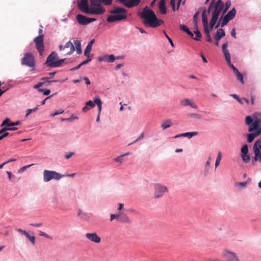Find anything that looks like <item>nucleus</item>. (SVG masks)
Here are the masks:
<instances>
[{"label":"nucleus","mask_w":261,"mask_h":261,"mask_svg":"<svg viewBox=\"0 0 261 261\" xmlns=\"http://www.w3.org/2000/svg\"><path fill=\"white\" fill-rule=\"evenodd\" d=\"M39 234L40 236H43V237H45L47 239L52 240V238L51 237H50L49 235H48L47 234L45 233V232H44L42 231H40L39 232Z\"/></svg>","instance_id":"nucleus-50"},{"label":"nucleus","mask_w":261,"mask_h":261,"mask_svg":"<svg viewBox=\"0 0 261 261\" xmlns=\"http://www.w3.org/2000/svg\"><path fill=\"white\" fill-rule=\"evenodd\" d=\"M241 156H242V158L243 161L245 163H248L250 161V156L248 154H242Z\"/></svg>","instance_id":"nucleus-39"},{"label":"nucleus","mask_w":261,"mask_h":261,"mask_svg":"<svg viewBox=\"0 0 261 261\" xmlns=\"http://www.w3.org/2000/svg\"><path fill=\"white\" fill-rule=\"evenodd\" d=\"M259 146H261V139H257L253 146V151L254 154V158L252 161L253 165H255V162L258 161L261 163V153Z\"/></svg>","instance_id":"nucleus-8"},{"label":"nucleus","mask_w":261,"mask_h":261,"mask_svg":"<svg viewBox=\"0 0 261 261\" xmlns=\"http://www.w3.org/2000/svg\"><path fill=\"white\" fill-rule=\"evenodd\" d=\"M205 13L206 10H204L202 14V21L204 29H208L207 17V16L206 15Z\"/></svg>","instance_id":"nucleus-23"},{"label":"nucleus","mask_w":261,"mask_h":261,"mask_svg":"<svg viewBox=\"0 0 261 261\" xmlns=\"http://www.w3.org/2000/svg\"><path fill=\"white\" fill-rule=\"evenodd\" d=\"M235 75H236L238 80L240 82V83L242 84H244V78H243V75L239 71V70L238 71H237L236 73H234Z\"/></svg>","instance_id":"nucleus-34"},{"label":"nucleus","mask_w":261,"mask_h":261,"mask_svg":"<svg viewBox=\"0 0 261 261\" xmlns=\"http://www.w3.org/2000/svg\"><path fill=\"white\" fill-rule=\"evenodd\" d=\"M221 256L227 261H239V257L237 254L228 249H224Z\"/></svg>","instance_id":"nucleus-9"},{"label":"nucleus","mask_w":261,"mask_h":261,"mask_svg":"<svg viewBox=\"0 0 261 261\" xmlns=\"http://www.w3.org/2000/svg\"><path fill=\"white\" fill-rule=\"evenodd\" d=\"M141 17L145 20L144 24L151 28L158 27L164 22L162 20L158 19L153 11L149 9H144Z\"/></svg>","instance_id":"nucleus-2"},{"label":"nucleus","mask_w":261,"mask_h":261,"mask_svg":"<svg viewBox=\"0 0 261 261\" xmlns=\"http://www.w3.org/2000/svg\"><path fill=\"white\" fill-rule=\"evenodd\" d=\"M76 19L78 23L81 25H87L90 22L96 20L94 18H88L86 16L79 14L76 16Z\"/></svg>","instance_id":"nucleus-11"},{"label":"nucleus","mask_w":261,"mask_h":261,"mask_svg":"<svg viewBox=\"0 0 261 261\" xmlns=\"http://www.w3.org/2000/svg\"><path fill=\"white\" fill-rule=\"evenodd\" d=\"M242 154H248V149L247 145H244L241 148Z\"/></svg>","instance_id":"nucleus-43"},{"label":"nucleus","mask_w":261,"mask_h":261,"mask_svg":"<svg viewBox=\"0 0 261 261\" xmlns=\"http://www.w3.org/2000/svg\"><path fill=\"white\" fill-rule=\"evenodd\" d=\"M44 84H45V82H40L34 86V88L38 89V88H40L41 86H42Z\"/></svg>","instance_id":"nucleus-58"},{"label":"nucleus","mask_w":261,"mask_h":261,"mask_svg":"<svg viewBox=\"0 0 261 261\" xmlns=\"http://www.w3.org/2000/svg\"><path fill=\"white\" fill-rule=\"evenodd\" d=\"M75 154V153L74 152H69L68 154H66L65 155V158L66 159H70L72 155H73L74 154Z\"/></svg>","instance_id":"nucleus-62"},{"label":"nucleus","mask_w":261,"mask_h":261,"mask_svg":"<svg viewBox=\"0 0 261 261\" xmlns=\"http://www.w3.org/2000/svg\"><path fill=\"white\" fill-rule=\"evenodd\" d=\"M58 59V55L57 53L55 51H53L47 58L45 64L47 66L50 67V63L56 62Z\"/></svg>","instance_id":"nucleus-14"},{"label":"nucleus","mask_w":261,"mask_h":261,"mask_svg":"<svg viewBox=\"0 0 261 261\" xmlns=\"http://www.w3.org/2000/svg\"><path fill=\"white\" fill-rule=\"evenodd\" d=\"M94 102L98 106V114H100L102 105L100 99L98 97H95L94 99Z\"/></svg>","instance_id":"nucleus-28"},{"label":"nucleus","mask_w":261,"mask_h":261,"mask_svg":"<svg viewBox=\"0 0 261 261\" xmlns=\"http://www.w3.org/2000/svg\"><path fill=\"white\" fill-rule=\"evenodd\" d=\"M65 59L57 60L56 62L50 63V67H58L62 65L65 61Z\"/></svg>","instance_id":"nucleus-29"},{"label":"nucleus","mask_w":261,"mask_h":261,"mask_svg":"<svg viewBox=\"0 0 261 261\" xmlns=\"http://www.w3.org/2000/svg\"><path fill=\"white\" fill-rule=\"evenodd\" d=\"M120 214H112L110 216V221H113L114 219H119Z\"/></svg>","instance_id":"nucleus-56"},{"label":"nucleus","mask_w":261,"mask_h":261,"mask_svg":"<svg viewBox=\"0 0 261 261\" xmlns=\"http://www.w3.org/2000/svg\"><path fill=\"white\" fill-rule=\"evenodd\" d=\"M226 62L230 61V55L228 50L223 51Z\"/></svg>","instance_id":"nucleus-37"},{"label":"nucleus","mask_w":261,"mask_h":261,"mask_svg":"<svg viewBox=\"0 0 261 261\" xmlns=\"http://www.w3.org/2000/svg\"><path fill=\"white\" fill-rule=\"evenodd\" d=\"M211 160V158L210 156H209L208 158L207 161L205 163V166L206 168H208L209 167L210 165Z\"/></svg>","instance_id":"nucleus-64"},{"label":"nucleus","mask_w":261,"mask_h":261,"mask_svg":"<svg viewBox=\"0 0 261 261\" xmlns=\"http://www.w3.org/2000/svg\"><path fill=\"white\" fill-rule=\"evenodd\" d=\"M224 3L221 0H218V2L215 6V9L212 11V17L210 22V32L213 30V28L216 24L221 12L223 10Z\"/></svg>","instance_id":"nucleus-5"},{"label":"nucleus","mask_w":261,"mask_h":261,"mask_svg":"<svg viewBox=\"0 0 261 261\" xmlns=\"http://www.w3.org/2000/svg\"><path fill=\"white\" fill-rule=\"evenodd\" d=\"M16 230L18 232L21 233V234H23L24 236H25L27 234V233H28L25 230H23L22 229H20V228L17 229Z\"/></svg>","instance_id":"nucleus-63"},{"label":"nucleus","mask_w":261,"mask_h":261,"mask_svg":"<svg viewBox=\"0 0 261 261\" xmlns=\"http://www.w3.org/2000/svg\"><path fill=\"white\" fill-rule=\"evenodd\" d=\"M160 12L162 14H165L167 12L166 8L165 7V0H161L159 5Z\"/></svg>","instance_id":"nucleus-24"},{"label":"nucleus","mask_w":261,"mask_h":261,"mask_svg":"<svg viewBox=\"0 0 261 261\" xmlns=\"http://www.w3.org/2000/svg\"><path fill=\"white\" fill-rule=\"evenodd\" d=\"M168 191V188L162 185L156 184L154 185V196L155 198L161 197Z\"/></svg>","instance_id":"nucleus-10"},{"label":"nucleus","mask_w":261,"mask_h":261,"mask_svg":"<svg viewBox=\"0 0 261 261\" xmlns=\"http://www.w3.org/2000/svg\"><path fill=\"white\" fill-rule=\"evenodd\" d=\"M198 133L197 132H188L182 134V136L184 137H188L189 138H191L193 136L198 135Z\"/></svg>","instance_id":"nucleus-33"},{"label":"nucleus","mask_w":261,"mask_h":261,"mask_svg":"<svg viewBox=\"0 0 261 261\" xmlns=\"http://www.w3.org/2000/svg\"><path fill=\"white\" fill-rule=\"evenodd\" d=\"M229 67L233 70L234 73H236L238 70L231 63V61L226 62Z\"/></svg>","instance_id":"nucleus-46"},{"label":"nucleus","mask_w":261,"mask_h":261,"mask_svg":"<svg viewBox=\"0 0 261 261\" xmlns=\"http://www.w3.org/2000/svg\"><path fill=\"white\" fill-rule=\"evenodd\" d=\"M172 125V123L171 120L168 119L162 123L161 127L163 128V129H166L170 127Z\"/></svg>","instance_id":"nucleus-27"},{"label":"nucleus","mask_w":261,"mask_h":261,"mask_svg":"<svg viewBox=\"0 0 261 261\" xmlns=\"http://www.w3.org/2000/svg\"><path fill=\"white\" fill-rule=\"evenodd\" d=\"M90 5L88 0H80L77 2L79 9L86 14L100 15L103 14L106 10L101 5H110L112 0H89Z\"/></svg>","instance_id":"nucleus-1"},{"label":"nucleus","mask_w":261,"mask_h":261,"mask_svg":"<svg viewBox=\"0 0 261 261\" xmlns=\"http://www.w3.org/2000/svg\"><path fill=\"white\" fill-rule=\"evenodd\" d=\"M74 44L75 45V49L77 52V54H81L82 52L81 49V41L75 39L74 40Z\"/></svg>","instance_id":"nucleus-26"},{"label":"nucleus","mask_w":261,"mask_h":261,"mask_svg":"<svg viewBox=\"0 0 261 261\" xmlns=\"http://www.w3.org/2000/svg\"><path fill=\"white\" fill-rule=\"evenodd\" d=\"M86 238L95 243H99L101 242V238L96 232L87 233L85 234Z\"/></svg>","instance_id":"nucleus-13"},{"label":"nucleus","mask_w":261,"mask_h":261,"mask_svg":"<svg viewBox=\"0 0 261 261\" xmlns=\"http://www.w3.org/2000/svg\"><path fill=\"white\" fill-rule=\"evenodd\" d=\"M179 28L181 30L186 33L189 31V29L184 24H180Z\"/></svg>","instance_id":"nucleus-52"},{"label":"nucleus","mask_w":261,"mask_h":261,"mask_svg":"<svg viewBox=\"0 0 261 261\" xmlns=\"http://www.w3.org/2000/svg\"><path fill=\"white\" fill-rule=\"evenodd\" d=\"M110 12L114 15H109L107 19L109 22H113L126 19L127 11L123 8L115 7L111 10Z\"/></svg>","instance_id":"nucleus-4"},{"label":"nucleus","mask_w":261,"mask_h":261,"mask_svg":"<svg viewBox=\"0 0 261 261\" xmlns=\"http://www.w3.org/2000/svg\"><path fill=\"white\" fill-rule=\"evenodd\" d=\"M254 132L248 134L247 135V141L249 143L252 142L254 138L259 136L261 133L260 129H254Z\"/></svg>","instance_id":"nucleus-18"},{"label":"nucleus","mask_w":261,"mask_h":261,"mask_svg":"<svg viewBox=\"0 0 261 261\" xmlns=\"http://www.w3.org/2000/svg\"><path fill=\"white\" fill-rule=\"evenodd\" d=\"M245 123L249 125L248 127L249 132H252L254 129H260L261 130V113L255 112L252 116H246Z\"/></svg>","instance_id":"nucleus-3"},{"label":"nucleus","mask_w":261,"mask_h":261,"mask_svg":"<svg viewBox=\"0 0 261 261\" xmlns=\"http://www.w3.org/2000/svg\"><path fill=\"white\" fill-rule=\"evenodd\" d=\"M34 41L35 43V46L38 50L40 56L43 55L44 51V38H40V37H36L34 38Z\"/></svg>","instance_id":"nucleus-12"},{"label":"nucleus","mask_w":261,"mask_h":261,"mask_svg":"<svg viewBox=\"0 0 261 261\" xmlns=\"http://www.w3.org/2000/svg\"><path fill=\"white\" fill-rule=\"evenodd\" d=\"M21 64L31 68V70L35 69V61L34 57L31 53H26L21 60Z\"/></svg>","instance_id":"nucleus-6"},{"label":"nucleus","mask_w":261,"mask_h":261,"mask_svg":"<svg viewBox=\"0 0 261 261\" xmlns=\"http://www.w3.org/2000/svg\"><path fill=\"white\" fill-rule=\"evenodd\" d=\"M63 175L54 171L45 170L43 171V180L44 182H48L51 179H60Z\"/></svg>","instance_id":"nucleus-7"},{"label":"nucleus","mask_w":261,"mask_h":261,"mask_svg":"<svg viewBox=\"0 0 261 261\" xmlns=\"http://www.w3.org/2000/svg\"><path fill=\"white\" fill-rule=\"evenodd\" d=\"M222 154L221 151H219L218 153V155L215 162V167L216 168L219 165L220 161L221 160Z\"/></svg>","instance_id":"nucleus-36"},{"label":"nucleus","mask_w":261,"mask_h":261,"mask_svg":"<svg viewBox=\"0 0 261 261\" xmlns=\"http://www.w3.org/2000/svg\"><path fill=\"white\" fill-rule=\"evenodd\" d=\"M124 156V155H121L119 156H118L117 158L114 159V161L116 162L121 164L123 162L124 160L123 159V156Z\"/></svg>","instance_id":"nucleus-44"},{"label":"nucleus","mask_w":261,"mask_h":261,"mask_svg":"<svg viewBox=\"0 0 261 261\" xmlns=\"http://www.w3.org/2000/svg\"><path fill=\"white\" fill-rule=\"evenodd\" d=\"M21 124V122L19 120H18V121H16V122H11L9 125L11 126H15V125H20Z\"/></svg>","instance_id":"nucleus-60"},{"label":"nucleus","mask_w":261,"mask_h":261,"mask_svg":"<svg viewBox=\"0 0 261 261\" xmlns=\"http://www.w3.org/2000/svg\"><path fill=\"white\" fill-rule=\"evenodd\" d=\"M188 116L190 118H194L197 119H200L201 116L199 114H195V113H190L188 114Z\"/></svg>","instance_id":"nucleus-48"},{"label":"nucleus","mask_w":261,"mask_h":261,"mask_svg":"<svg viewBox=\"0 0 261 261\" xmlns=\"http://www.w3.org/2000/svg\"><path fill=\"white\" fill-rule=\"evenodd\" d=\"M33 244L35 243V238L34 236H30L28 233L25 236Z\"/></svg>","instance_id":"nucleus-42"},{"label":"nucleus","mask_w":261,"mask_h":261,"mask_svg":"<svg viewBox=\"0 0 261 261\" xmlns=\"http://www.w3.org/2000/svg\"><path fill=\"white\" fill-rule=\"evenodd\" d=\"M231 96H232L234 99H236L241 104H243V100H244L247 103H248V102H249V101H248V100L247 99L245 98H244L243 99H240L239 97V96L235 94H231Z\"/></svg>","instance_id":"nucleus-30"},{"label":"nucleus","mask_w":261,"mask_h":261,"mask_svg":"<svg viewBox=\"0 0 261 261\" xmlns=\"http://www.w3.org/2000/svg\"><path fill=\"white\" fill-rule=\"evenodd\" d=\"M175 3L176 0H171L170 5L172 7V10L174 11H175Z\"/></svg>","instance_id":"nucleus-61"},{"label":"nucleus","mask_w":261,"mask_h":261,"mask_svg":"<svg viewBox=\"0 0 261 261\" xmlns=\"http://www.w3.org/2000/svg\"><path fill=\"white\" fill-rule=\"evenodd\" d=\"M94 41V39H92L87 44L84 50V55L85 56H90V53L91 51L92 45L93 44Z\"/></svg>","instance_id":"nucleus-21"},{"label":"nucleus","mask_w":261,"mask_h":261,"mask_svg":"<svg viewBox=\"0 0 261 261\" xmlns=\"http://www.w3.org/2000/svg\"><path fill=\"white\" fill-rule=\"evenodd\" d=\"M180 105L186 107L190 106L192 108L197 109V106L193 102L192 100H189L188 98H184L180 101Z\"/></svg>","instance_id":"nucleus-15"},{"label":"nucleus","mask_w":261,"mask_h":261,"mask_svg":"<svg viewBox=\"0 0 261 261\" xmlns=\"http://www.w3.org/2000/svg\"><path fill=\"white\" fill-rule=\"evenodd\" d=\"M236 11L234 8H233L231 10L229 11L227 14L226 15V16L230 19V20L232 19L236 14Z\"/></svg>","instance_id":"nucleus-32"},{"label":"nucleus","mask_w":261,"mask_h":261,"mask_svg":"<svg viewBox=\"0 0 261 261\" xmlns=\"http://www.w3.org/2000/svg\"><path fill=\"white\" fill-rule=\"evenodd\" d=\"M38 110V108L36 107L34 109H29L26 111L25 117H27L32 112H36Z\"/></svg>","instance_id":"nucleus-41"},{"label":"nucleus","mask_w":261,"mask_h":261,"mask_svg":"<svg viewBox=\"0 0 261 261\" xmlns=\"http://www.w3.org/2000/svg\"><path fill=\"white\" fill-rule=\"evenodd\" d=\"M41 81L42 82H45V83H51V82H57L59 81L58 80H53V81H49V78L48 77H42L41 79Z\"/></svg>","instance_id":"nucleus-45"},{"label":"nucleus","mask_w":261,"mask_h":261,"mask_svg":"<svg viewBox=\"0 0 261 261\" xmlns=\"http://www.w3.org/2000/svg\"><path fill=\"white\" fill-rule=\"evenodd\" d=\"M116 59V57L113 55H105L104 56L100 57L98 58L99 62L105 61L109 63L113 62Z\"/></svg>","instance_id":"nucleus-17"},{"label":"nucleus","mask_w":261,"mask_h":261,"mask_svg":"<svg viewBox=\"0 0 261 261\" xmlns=\"http://www.w3.org/2000/svg\"><path fill=\"white\" fill-rule=\"evenodd\" d=\"M64 47H65V48H70V50L67 53V54H68V55H71L75 50L74 46L73 44L70 41H68L66 43V44L64 45Z\"/></svg>","instance_id":"nucleus-25"},{"label":"nucleus","mask_w":261,"mask_h":261,"mask_svg":"<svg viewBox=\"0 0 261 261\" xmlns=\"http://www.w3.org/2000/svg\"><path fill=\"white\" fill-rule=\"evenodd\" d=\"M230 20L229 18H228L226 15L224 17H221L218 23L216 26V28H217L219 25L221 27H224L225 25L227 24L228 21Z\"/></svg>","instance_id":"nucleus-19"},{"label":"nucleus","mask_w":261,"mask_h":261,"mask_svg":"<svg viewBox=\"0 0 261 261\" xmlns=\"http://www.w3.org/2000/svg\"><path fill=\"white\" fill-rule=\"evenodd\" d=\"M40 27L41 28L39 30V32H38L39 36H38L37 37H40V38H44V35L43 33V30H42L43 27L41 25H40Z\"/></svg>","instance_id":"nucleus-55"},{"label":"nucleus","mask_w":261,"mask_h":261,"mask_svg":"<svg viewBox=\"0 0 261 261\" xmlns=\"http://www.w3.org/2000/svg\"><path fill=\"white\" fill-rule=\"evenodd\" d=\"M225 35V32L222 29H219L216 33V35L215 36V45L216 46L219 45V41L220 40L221 38L224 37Z\"/></svg>","instance_id":"nucleus-16"},{"label":"nucleus","mask_w":261,"mask_h":261,"mask_svg":"<svg viewBox=\"0 0 261 261\" xmlns=\"http://www.w3.org/2000/svg\"><path fill=\"white\" fill-rule=\"evenodd\" d=\"M218 2V0L216 2H215V0H212L211 2L210 5L208 6L207 10V13H210L213 9H215V6Z\"/></svg>","instance_id":"nucleus-31"},{"label":"nucleus","mask_w":261,"mask_h":261,"mask_svg":"<svg viewBox=\"0 0 261 261\" xmlns=\"http://www.w3.org/2000/svg\"><path fill=\"white\" fill-rule=\"evenodd\" d=\"M235 184H236V185L239 186L240 187L244 188V187H246L247 182L245 181V182H236Z\"/></svg>","instance_id":"nucleus-57"},{"label":"nucleus","mask_w":261,"mask_h":261,"mask_svg":"<svg viewBox=\"0 0 261 261\" xmlns=\"http://www.w3.org/2000/svg\"><path fill=\"white\" fill-rule=\"evenodd\" d=\"M140 2V0H128L126 3L124 4V6L127 8H133L138 6Z\"/></svg>","instance_id":"nucleus-20"},{"label":"nucleus","mask_w":261,"mask_h":261,"mask_svg":"<svg viewBox=\"0 0 261 261\" xmlns=\"http://www.w3.org/2000/svg\"><path fill=\"white\" fill-rule=\"evenodd\" d=\"M120 220L125 222H130L129 218L126 216H124L122 218H121Z\"/></svg>","instance_id":"nucleus-59"},{"label":"nucleus","mask_w":261,"mask_h":261,"mask_svg":"<svg viewBox=\"0 0 261 261\" xmlns=\"http://www.w3.org/2000/svg\"><path fill=\"white\" fill-rule=\"evenodd\" d=\"M86 57H87V59L80 63L81 66L88 63L89 62L91 61V58L90 57V56H88Z\"/></svg>","instance_id":"nucleus-51"},{"label":"nucleus","mask_w":261,"mask_h":261,"mask_svg":"<svg viewBox=\"0 0 261 261\" xmlns=\"http://www.w3.org/2000/svg\"><path fill=\"white\" fill-rule=\"evenodd\" d=\"M95 103L91 100H89L86 102L85 106L83 108V112L86 113L90 110L95 107Z\"/></svg>","instance_id":"nucleus-22"},{"label":"nucleus","mask_w":261,"mask_h":261,"mask_svg":"<svg viewBox=\"0 0 261 261\" xmlns=\"http://www.w3.org/2000/svg\"><path fill=\"white\" fill-rule=\"evenodd\" d=\"M194 32L196 35V37L193 38V39L196 41L199 40L201 37V34L200 32L199 31H198V30H197L195 31Z\"/></svg>","instance_id":"nucleus-38"},{"label":"nucleus","mask_w":261,"mask_h":261,"mask_svg":"<svg viewBox=\"0 0 261 261\" xmlns=\"http://www.w3.org/2000/svg\"><path fill=\"white\" fill-rule=\"evenodd\" d=\"M80 218L84 220L85 221H88L89 220L90 217L88 214L84 212V213L82 214Z\"/></svg>","instance_id":"nucleus-47"},{"label":"nucleus","mask_w":261,"mask_h":261,"mask_svg":"<svg viewBox=\"0 0 261 261\" xmlns=\"http://www.w3.org/2000/svg\"><path fill=\"white\" fill-rule=\"evenodd\" d=\"M10 120L9 118H6L1 124V126L3 127L4 125H6L7 126H11L9 124L10 123Z\"/></svg>","instance_id":"nucleus-40"},{"label":"nucleus","mask_w":261,"mask_h":261,"mask_svg":"<svg viewBox=\"0 0 261 261\" xmlns=\"http://www.w3.org/2000/svg\"><path fill=\"white\" fill-rule=\"evenodd\" d=\"M143 137H144V133H142L140 135V136L137 139H136L134 142L129 143L128 144V145H131V144H133V143H134L135 142H138V141H139V140H141L142 139H143Z\"/></svg>","instance_id":"nucleus-54"},{"label":"nucleus","mask_w":261,"mask_h":261,"mask_svg":"<svg viewBox=\"0 0 261 261\" xmlns=\"http://www.w3.org/2000/svg\"><path fill=\"white\" fill-rule=\"evenodd\" d=\"M230 2L229 1H228L227 2H226L225 3V8L224 9L223 11V13H225L227 10L228 9H229V8L230 7Z\"/></svg>","instance_id":"nucleus-53"},{"label":"nucleus","mask_w":261,"mask_h":261,"mask_svg":"<svg viewBox=\"0 0 261 261\" xmlns=\"http://www.w3.org/2000/svg\"><path fill=\"white\" fill-rule=\"evenodd\" d=\"M79 119V117L73 115H72L70 117L66 118L67 121L68 122H72L74 120H77Z\"/></svg>","instance_id":"nucleus-49"},{"label":"nucleus","mask_w":261,"mask_h":261,"mask_svg":"<svg viewBox=\"0 0 261 261\" xmlns=\"http://www.w3.org/2000/svg\"><path fill=\"white\" fill-rule=\"evenodd\" d=\"M204 32L206 36V41L209 42H212V39L210 36L209 29H204Z\"/></svg>","instance_id":"nucleus-35"}]
</instances>
